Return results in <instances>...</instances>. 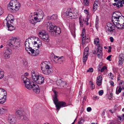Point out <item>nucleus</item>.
<instances>
[{"label":"nucleus","instance_id":"nucleus-1","mask_svg":"<svg viewBox=\"0 0 124 124\" xmlns=\"http://www.w3.org/2000/svg\"><path fill=\"white\" fill-rule=\"evenodd\" d=\"M47 29L48 31L53 35H58L61 32V30L58 26H54L50 22L47 23Z\"/></svg>","mask_w":124,"mask_h":124},{"label":"nucleus","instance_id":"nucleus-2","mask_svg":"<svg viewBox=\"0 0 124 124\" xmlns=\"http://www.w3.org/2000/svg\"><path fill=\"white\" fill-rule=\"evenodd\" d=\"M49 64H50L49 62L45 61L43 62L41 64V70L43 73L45 74L49 75L53 72V70L50 67Z\"/></svg>","mask_w":124,"mask_h":124},{"label":"nucleus","instance_id":"nucleus-3","mask_svg":"<svg viewBox=\"0 0 124 124\" xmlns=\"http://www.w3.org/2000/svg\"><path fill=\"white\" fill-rule=\"evenodd\" d=\"M20 40L16 37H12L7 42V45L13 49H16L19 46Z\"/></svg>","mask_w":124,"mask_h":124},{"label":"nucleus","instance_id":"nucleus-4","mask_svg":"<svg viewBox=\"0 0 124 124\" xmlns=\"http://www.w3.org/2000/svg\"><path fill=\"white\" fill-rule=\"evenodd\" d=\"M32 19L31 20V23L35 25V24L38 22H39L44 17L43 12L40 11L34 13V16H31Z\"/></svg>","mask_w":124,"mask_h":124},{"label":"nucleus","instance_id":"nucleus-5","mask_svg":"<svg viewBox=\"0 0 124 124\" xmlns=\"http://www.w3.org/2000/svg\"><path fill=\"white\" fill-rule=\"evenodd\" d=\"M14 20V19H11L10 16H8L4 20L3 23H6L7 26L8 31H11L15 29V27L11 24V23H13Z\"/></svg>","mask_w":124,"mask_h":124},{"label":"nucleus","instance_id":"nucleus-6","mask_svg":"<svg viewBox=\"0 0 124 124\" xmlns=\"http://www.w3.org/2000/svg\"><path fill=\"white\" fill-rule=\"evenodd\" d=\"M20 6V4L19 2H17L16 0H11L10 2L7 5L8 9H11L13 10H17Z\"/></svg>","mask_w":124,"mask_h":124},{"label":"nucleus","instance_id":"nucleus-7","mask_svg":"<svg viewBox=\"0 0 124 124\" xmlns=\"http://www.w3.org/2000/svg\"><path fill=\"white\" fill-rule=\"evenodd\" d=\"M65 15L71 19H76L78 17V13L76 12H73L71 10H68L66 12Z\"/></svg>","mask_w":124,"mask_h":124},{"label":"nucleus","instance_id":"nucleus-8","mask_svg":"<svg viewBox=\"0 0 124 124\" xmlns=\"http://www.w3.org/2000/svg\"><path fill=\"white\" fill-rule=\"evenodd\" d=\"M107 26L106 27V31L108 34L111 33L115 29V25L112 24L108 23L107 24Z\"/></svg>","mask_w":124,"mask_h":124},{"label":"nucleus","instance_id":"nucleus-9","mask_svg":"<svg viewBox=\"0 0 124 124\" xmlns=\"http://www.w3.org/2000/svg\"><path fill=\"white\" fill-rule=\"evenodd\" d=\"M21 78L23 81L26 87L29 89H31V84L30 80L24 75H22L21 76Z\"/></svg>","mask_w":124,"mask_h":124},{"label":"nucleus","instance_id":"nucleus-10","mask_svg":"<svg viewBox=\"0 0 124 124\" xmlns=\"http://www.w3.org/2000/svg\"><path fill=\"white\" fill-rule=\"evenodd\" d=\"M31 37H30L28 38L25 42V49L29 54H30V52H31V47L30 46V43L31 42Z\"/></svg>","mask_w":124,"mask_h":124},{"label":"nucleus","instance_id":"nucleus-11","mask_svg":"<svg viewBox=\"0 0 124 124\" xmlns=\"http://www.w3.org/2000/svg\"><path fill=\"white\" fill-rule=\"evenodd\" d=\"M112 17L118 18L121 23H122L124 22V17L122 16V14L120 12H115L113 13Z\"/></svg>","mask_w":124,"mask_h":124},{"label":"nucleus","instance_id":"nucleus-12","mask_svg":"<svg viewBox=\"0 0 124 124\" xmlns=\"http://www.w3.org/2000/svg\"><path fill=\"white\" fill-rule=\"evenodd\" d=\"M114 1L116 2L113 3V5L116 6L118 8L120 7H122L123 5L124 4V0H114Z\"/></svg>","mask_w":124,"mask_h":124},{"label":"nucleus","instance_id":"nucleus-13","mask_svg":"<svg viewBox=\"0 0 124 124\" xmlns=\"http://www.w3.org/2000/svg\"><path fill=\"white\" fill-rule=\"evenodd\" d=\"M32 84L31 85V89L33 92L37 94L39 93L40 92V89L39 86L36 84Z\"/></svg>","mask_w":124,"mask_h":124},{"label":"nucleus","instance_id":"nucleus-14","mask_svg":"<svg viewBox=\"0 0 124 124\" xmlns=\"http://www.w3.org/2000/svg\"><path fill=\"white\" fill-rule=\"evenodd\" d=\"M12 50L9 48H7L4 52V56L5 59H8L10 57V55L12 53Z\"/></svg>","mask_w":124,"mask_h":124},{"label":"nucleus","instance_id":"nucleus-15","mask_svg":"<svg viewBox=\"0 0 124 124\" xmlns=\"http://www.w3.org/2000/svg\"><path fill=\"white\" fill-rule=\"evenodd\" d=\"M67 106L66 103L63 101H59L58 104L56 105V109L59 110L60 108Z\"/></svg>","mask_w":124,"mask_h":124},{"label":"nucleus","instance_id":"nucleus-16","mask_svg":"<svg viewBox=\"0 0 124 124\" xmlns=\"http://www.w3.org/2000/svg\"><path fill=\"white\" fill-rule=\"evenodd\" d=\"M16 116L18 117H19L20 119L23 118L24 120H27L28 118H25V116H23L22 114V112L21 110H18L16 112Z\"/></svg>","mask_w":124,"mask_h":124},{"label":"nucleus","instance_id":"nucleus-17","mask_svg":"<svg viewBox=\"0 0 124 124\" xmlns=\"http://www.w3.org/2000/svg\"><path fill=\"white\" fill-rule=\"evenodd\" d=\"M102 47H98L97 51V56L98 58L101 59L102 56Z\"/></svg>","mask_w":124,"mask_h":124},{"label":"nucleus","instance_id":"nucleus-18","mask_svg":"<svg viewBox=\"0 0 124 124\" xmlns=\"http://www.w3.org/2000/svg\"><path fill=\"white\" fill-rule=\"evenodd\" d=\"M7 95V92L5 91V93L4 95H0V103L2 104L6 101Z\"/></svg>","mask_w":124,"mask_h":124},{"label":"nucleus","instance_id":"nucleus-19","mask_svg":"<svg viewBox=\"0 0 124 124\" xmlns=\"http://www.w3.org/2000/svg\"><path fill=\"white\" fill-rule=\"evenodd\" d=\"M39 47L36 46L37 49H33L31 48V55L33 56H36L38 55L39 53V50L38 49Z\"/></svg>","mask_w":124,"mask_h":124},{"label":"nucleus","instance_id":"nucleus-20","mask_svg":"<svg viewBox=\"0 0 124 124\" xmlns=\"http://www.w3.org/2000/svg\"><path fill=\"white\" fill-rule=\"evenodd\" d=\"M36 83L39 84H42L44 82L45 78L42 75H39Z\"/></svg>","mask_w":124,"mask_h":124},{"label":"nucleus","instance_id":"nucleus-21","mask_svg":"<svg viewBox=\"0 0 124 124\" xmlns=\"http://www.w3.org/2000/svg\"><path fill=\"white\" fill-rule=\"evenodd\" d=\"M8 111V108L6 107L3 106L0 108V115H4L7 113Z\"/></svg>","mask_w":124,"mask_h":124},{"label":"nucleus","instance_id":"nucleus-22","mask_svg":"<svg viewBox=\"0 0 124 124\" xmlns=\"http://www.w3.org/2000/svg\"><path fill=\"white\" fill-rule=\"evenodd\" d=\"M39 75H38L37 74H33V75H31V81L32 82H36L38 80V78L39 77Z\"/></svg>","mask_w":124,"mask_h":124},{"label":"nucleus","instance_id":"nucleus-23","mask_svg":"<svg viewBox=\"0 0 124 124\" xmlns=\"http://www.w3.org/2000/svg\"><path fill=\"white\" fill-rule=\"evenodd\" d=\"M54 97L53 99V101L54 103V104L56 105H56H57L58 103V100L57 98V92L54 91Z\"/></svg>","mask_w":124,"mask_h":124},{"label":"nucleus","instance_id":"nucleus-24","mask_svg":"<svg viewBox=\"0 0 124 124\" xmlns=\"http://www.w3.org/2000/svg\"><path fill=\"white\" fill-rule=\"evenodd\" d=\"M99 39L98 38H95L94 40V44L97 45V46L98 47H102L99 43Z\"/></svg>","mask_w":124,"mask_h":124},{"label":"nucleus","instance_id":"nucleus-25","mask_svg":"<svg viewBox=\"0 0 124 124\" xmlns=\"http://www.w3.org/2000/svg\"><path fill=\"white\" fill-rule=\"evenodd\" d=\"M39 39L37 37H33V41H32V43L33 44V45H36L37 46H38V47H39V45L38 44H37V42L36 41H37L39 40Z\"/></svg>","mask_w":124,"mask_h":124},{"label":"nucleus","instance_id":"nucleus-26","mask_svg":"<svg viewBox=\"0 0 124 124\" xmlns=\"http://www.w3.org/2000/svg\"><path fill=\"white\" fill-rule=\"evenodd\" d=\"M112 21L114 24H115L118 22L120 23V21H119V19L118 18L112 17Z\"/></svg>","mask_w":124,"mask_h":124},{"label":"nucleus","instance_id":"nucleus-27","mask_svg":"<svg viewBox=\"0 0 124 124\" xmlns=\"http://www.w3.org/2000/svg\"><path fill=\"white\" fill-rule=\"evenodd\" d=\"M46 33V32L44 30H42L39 32L38 34L39 37L41 39L43 37V36Z\"/></svg>","mask_w":124,"mask_h":124},{"label":"nucleus","instance_id":"nucleus-28","mask_svg":"<svg viewBox=\"0 0 124 124\" xmlns=\"http://www.w3.org/2000/svg\"><path fill=\"white\" fill-rule=\"evenodd\" d=\"M98 1L97 0L95 1L94 2V4L93 5V9L94 11H95L97 9V7L98 6L97 3H98Z\"/></svg>","mask_w":124,"mask_h":124},{"label":"nucleus","instance_id":"nucleus-29","mask_svg":"<svg viewBox=\"0 0 124 124\" xmlns=\"http://www.w3.org/2000/svg\"><path fill=\"white\" fill-rule=\"evenodd\" d=\"M43 36V37L41 38V39L43 40H46L47 42L49 41V36L46 33Z\"/></svg>","mask_w":124,"mask_h":124},{"label":"nucleus","instance_id":"nucleus-30","mask_svg":"<svg viewBox=\"0 0 124 124\" xmlns=\"http://www.w3.org/2000/svg\"><path fill=\"white\" fill-rule=\"evenodd\" d=\"M63 57V56H62L60 58H58L57 59V61L55 62H56L60 64L63 61L62 58Z\"/></svg>","mask_w":124,"mask_h":124},{"label":"nucleus","instance_id":"nucleus-31","mask_svg":"<svg viewBox=\"0 0 124 124\" xmlns=\"http://www.w3.org/2000/svg\"><path fill=\"white\" fill-rule=\"evenodd\" d=\"M62 80H63L62 79H58L56 82V84L57 85H58L60 86L62 82Z\"/></svg>","mask_w":124,"mask_h":124},{"label":"nucleus","instance_id":"nucleus-32","mask_svg":"<svg viewBox=\"0 0 124 124\" xmlns=\"http://www.w3.org/2000/svg\"><path fill=\"white\" fill-rule=\"evenodd\" d=\"M59 57L58 56H55L54 54H53L52 56H50V58L51 59H52L53 60V61L55 62H56V61H57V59Z\"/></svg>","mask_w":124,"mask_h":124},{"label":"nucleus","instance_id":"nucleus-33","mask_svg":"<svg viewBox=\"0 0 124 124\" xmlns=\"http://www.w3.org/2000/svg\"><path fill=\"white\" fill-rule=\"evenodd\" d=\"M22 63L24 66L26 67L28 65V63L26 60L25 59H23L22 60Z\"/></svg>","mask_w":124,"mask_h":124},{"label":"nucleus","instance_id":"nucleus-34","mask_svg":"<svg viewBox=\"0 0 124 124\" xmlns=\"http://www.w3.org/2000/svg\"><path fill=\"white\" fill-rule=\"evenodd\" d=\"M51 20H53L56 19L57 18V16L56 14H53L51 16Z\"/></svg>","mask_w":124,"mask_h":124},{"label":"nucleus","instance_id":"nucleus-35","mask_svg":"<svg viewBox=\"0 0 124 124\" xmlns=\"http://www.w3.org/2000/svg\"><path fill=\"white\" fill-rule=\"evenodd\" d=\"M83 3L84 5L88 6L89 4V0H83Z\"/></svg>","mask_w":124,"mask_h":124},{"label":"nucleus","instance_id":"nucleus-36","mask_svg":"<svg viewBox=\"0 0 124 124\" xmlns=\"http://www.w3.org/2000/svg\"><path fill=\"white\" fill-rule=\"evenodd\" d=\"M119 64L120 65H122L124 59L123 58L121 57H119Z\"/></svg>","mask_w":124,"mask_h":124},{"label":"nucleus","instance_id":"nucleus-37","mask_svg":"<svg viewBox=\"0 0 124 124\" xmlns=\"http://www.w3.org/2000/svg\"><path fill=\"white\" fill-rule=\"evenodd\" d=\"M5 91H6L4 89L0 88V95H4V92H5Z\"/></svg>","mask_w":124,"mask_h":124},{"label":"nucleus","instance_id":"nucleus-38","mask_svg":"<svg viewBox=\"0 0 124 124\" xmlns=\"http://www.w3.org/2000/svg\"><path fill=\"white\" fill-rule=\"evenodd\" d=\"M15 118L14 116L13 115H9L8 117V121H10L11 119H13V118Z\"/></svg>","mask_w":124,"mask_h":124},{"label":"nucleus","instance_id":"nucleus-39","mask_svg":"<svg viewBox=\"0 0 124 124\" xmlns=\"http://www.w3.org/2000/svg\"><path fill=\"white\" fill-rule=\"evenodd\" d=\"M82 17H79V23L80 26L81 27H83V26L84 25L83 23V22H82V21H81V19Z\"/></svg>","mask_w":124,"mask_h":124},{"label":"nucleus","instance_id":"nucleus-40","mask_svg":"<svg viewBox=\"0 0 124 124\" xmlns=\"http://www.w3.org/2000/svg\"><path fill=\"white\" fill-rule=\"evenodd\" d=\"M16 120L15 118H13V119H11L10 121H9V122L11 124H13L15 123L16 121Z\"/></svg>","mask_w":124,"mask_h":124},{"label":"nucleus","instance_id":"nucleus-41","mask_svg":"<svg viewBox=\"0 0 124 124\" xmlns=\"http://www.w3.org/2000/svg\"><path fill=\"white\" fill-rule=\"evenodd\" d=\"M66 82L63 81L62 80V84L60 86L61 87H64L66 86Z\"/></svg>","mask_w":124,"mask_h":124},{"label":"nucleus","instance_id":"nucleus-42","mask_svg":"<svg viewBox=\"0 0 124 124\" xmlns=\"http://www.w3.org/2000/svg\"><path fill=\"white\" fill-rule=\"evenodd\" d=\"M87 56H83V62L85 63L87 60Z\"/></svg>","mask_w":124,"mask_h":124},{"label":"nucleus","instance_id":"nucleus-43","mask_svg":"<svg viewBox=\"0 0 124 124\" xmlns=\"http://www.w3.org/2000/svg\"><path fill=\"white\" fill-rule=\"evenodd\" d=\"M84 120L83 119H80V120L78 121V124H83L84 122Z\"/></svg>","mask_w":124,"mask_h":124},{"label":"nucleus","instance_id":"nucleus-44","mask_svg":"<svg viewBox=\"0 0 124 124\" xmlns=\"http://www.w3.org/2000/svg\"><path fill=\"white\" fill-rule=\"evenodd\" d=\"M69 27L71 29L73 30L75 29V27L74 24H73L72 26L71 24H70Z\"/></svg>","mask_w":124,"mask_h":124},{"label":"nucleus","instance_id":"nucleus-45","mask_svg":"<svg viewBox=\"0 0 124 124\" xmlns=\"http://www.w3.org/2000/svg\"><path fill=\"white\" fill-rule=\"evenodd\" d=\"M83 21L85 22L86 23V24L87 25H88V23H87L88 21V19L87 17L84 18L83 19Z\"/></svg>","mask_w":124,"mask_h":124},{"label":"nucleus","instance_id":"nucleus-46","mask_svg":"<svg viewBox=\"0 0 124 124\" xmlns=\"http://www.w3.org/2000/svg\"><path fill=\"white\" fill-rule=\"evenodd\" d=\"M102 81H101L100 80H98V81H97V84L98 86L100 85L101 84V82H102Z\"/></svg>","mask_w":124,"mask_h":124},{"label":"nucleus","instance_id":"nucleus-47","mask_svg":"<svg viewBox=\"0 0 124 124\" xmlns=\"http://www.w3.org/2000/svg\"><path fill=\"white\" fill-rule=\"evenodd\" d=\"M4 73L2 71L0 70V79H1L3 77Z\"/></svg>","mask_w":124,"mask_h":124},{"label":"nucleus","instance_id":"nucleus-48","mask_svg":"<svg viewBox=\"0 0 124 124\" xmlns=\"http://www.w3.org/2000/svg\"><path fill=\"white\" fill-rule=\"evenodd\" d=\"M109 76V78L111 79H113V75L111 73H110L108 75Z\"/></svg>","mask_w":124,"mask_h":124},{"label":"nucleus","instance_id":"nucleus-49","mask_svg":"<svg viewBox=\"0 0 124 124\" xmlns=\"http://www.w3.org/2000/svg\"><path fill=\"white\" fill-rule=\"evenodd\" d=\"M93 71V68H89L88 70H87V72H92Z\"/></svg>","mask_w":124,"mask_h":124},{"label":"nucleus","instance_id":"nucleus-50","mask_svg":"<svg viewBox=\"0 0 124 124\" xmlns=\"http://www.w3.org/2000/svg\"><path fill=\"white\" fill-rule=\"evenodd\" d=\"M122 88L121 87H119L118 90V92H116V94H119V93H120L122 91Z\"/></svg>","mask_w":124,"mask_h":124},{"label":"nucleus","instance_id":"nucleus-51","mask_svg":"<svg viewBox=\"0 0 124 124\" xmlns=\"http://www.w3.org/2000/svg\"><path fill=\"white\" fill-rule=\"evenodd\" d=\"M107 69V67L104 66L101 69V72H102L104 71L106 69Z\"/></svg>","mask_w":124,"mask_h":124},{"label":"nucleus","instance_id":"nucleus-52","mask_svg":"<svg viewBox=\"0 0 124 124\" xmlns=\"http://www.w3.org/2000/svg\"><path fill=\"white\" fill-rule=\"evenodd\" d=\"M102 77L101 76H99L97 77V81H98V80L102 81Z\"/></svg>","mask_w":124,"mask_h":124},{"label":"nucleus","instance_id":"nucleus-53","mask_svg":"<svg viewBox=\"0 0 124 124\" xmlns=\"http://www.w3.org/2000/svg\"><path fill=\"white\" fill-rule=\"evenodd\" d=\"M99 94L100 95H102L103 93V90H101L100 91H99V92H98Z\"/></svg>","mask_w":124,"mask_h":124},{"label":"nucleus","instance_id":"nucleus-54","mask_svg":"<svg viewBox=\"0 0 124 124\" xmlns=\"http://www.w3.org/2000/svg\"><path fill=\"white\" fill-rule=\"evenodd\" d=\"M3 10L0 6V15L2 14L3 13Z\"/></svg>","mask_w":124,"mask_h":124},{"label":"nucleus","instance_id":"nucleus-55","mask_svg":"<svg viewBox=\"0 0 124 124\" xmlns=\"http://www.w3.org/2000/svg\"><path fill=\"white\" fill-rule=\"evenodd\" d=\"M82 41L81 44H84L85 42V39H82Z\"/></svg>","mask_w":124,"mask_h":124},{"label":"nucleus","instance_id":"nucleus-56","mask_svg":"<svg viewBox=\"0 0 124 124\" xmlns=\"http://www.w3.org/2000/svg\"><path fill=\"white\" fill-rule=\"evenodd\" d=\"M88 52L85 51H84V52L83 53V56H87L88 55Z\"/></svg>","mask_w":124,"mask_h":124},{"label":"nucleus","instance_id":"nucleus-57","mask_svg":"<svg viewBox=\"0 0 124 124\" xmlns=\"http://www.w3.org/2000/svg\"><path fill=\"white\" fill-rule=\"evenodd\" d=\"M95 88V86L93 84V83H92L91 84V88L92 90L94 89Z\"/></svg>","mask_w":124,"mask_h":124},{"label":"nucleus","instance_id":"nucleus-58","mask_svg":"<svg viewBox=\"0 0 124 124\" xmlns=\"http://www.w3.org/2000/svg\"><path fill=\"white\" fill-rule=\"evenodd\" d=\"M111 55H109V56H108L106 58V59L107 60H108L109 61H111V60L110 59V58H111Z\"/></svg>","mask_w":124,"mask_h":124},{"label":"nucleus","instance_id":"nucleus-59","mask_svg":"<svg viewBox=\"0 0 124 124\" xmlns=\"http://www.w3.org/2000/svg\"><path fill=\"white\" fill-rule=\"evenodd\" d=\"M35 74H37V72H36L34 70H32L31 71V75H33V74H35Z\"/></svg>","mask_w":124,"mask_h":124},{"label":"nucleus","instance_id":"nucleus-60","mask_svg":"<svg viewBox=\"0 0 124 124\" xmlns=\"http://www.w3.org/2000/svg\"><path fill=\"white\" fill-rule=\"evenodd\" d=\"M91 110L92 108L90 107H88L87 108V110L88 112H89Z\"/></svg>","mask_w":124,"mask_h":124},{"label":"nucleus","instance_id":"nucleus-61","mask_svg":"<svg viewBox=\"0 0 124 124\" xmlns=\"http://www.w3.org/2000/svg\"><path fill=\"white\" fill-rule=\"evenodd\" d=\"M89 50V48L88 47H86L85 48L84 50V51L88 52Z\"/></svg>","mask_w":124,"mask_h":124},{"label":"nucleus","instance_id":"nucleus-62","mask_svg":"<svg viewBox=\"0 0 124 124\" xmlns=\"http://www.w3.org/2000/svg\"><path fill=\"white\" fill-rule=\"evenodd\" d=\"M90 41V39L88 38H87L85 39V42L88 43Z\"/></svg>","mask_w":124,"mask_h":124},{"label":"nucleus","instance_id":"nucleus-63","mask_svg":"<svg viewBox=\"0 0 124 124\" xmlns=\"http://www.w3.org/2000/svg\"><path fill=\"white\" fill-rule=\"evenodd\" d=\"M110 41L111 42H112L114 41V39L113 37H110Z\"/></svg>","mask_w":124,"mask_h":124},{"label":"nucleus","instance_id":"nucleus-64","mask_svg":"<svg viewBox=\"0 0 124 124\" xmlns=\"http://www.w3.org/2000/svg\"><path fill=\"white\" fill-rule=\"evenodd\" d=\"M46 18L48 20H51V16H47Z\"/></svg>","mask_w":124,"mask_h":124}]
</instances>
